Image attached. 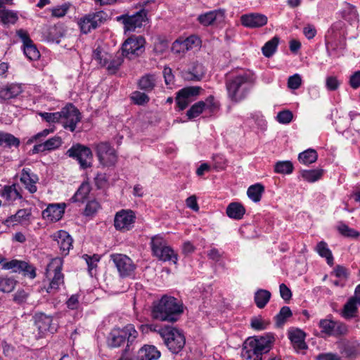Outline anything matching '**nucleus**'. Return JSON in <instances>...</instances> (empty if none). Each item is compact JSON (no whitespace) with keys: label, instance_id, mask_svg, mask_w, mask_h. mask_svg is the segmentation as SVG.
I'll use <instances>...</instances> for the list:
<instances>
[{"label":"nucleus","instance_id":"nucleus-22","mask_svg":"<svg viewBox=\"0 0 360 360\" xmlns=\"http://www.w3.org/2000/svg\"><path fill=\"white\" fill-rule=\"evenodd\" d=\"M241 24L248 28H258L267 23V17L261 13H252L243 15L240 18Z\"/></svg>","mask_w":360,"mask_h":360},{"label":"nucleus","instance_id":"nucleus-30","mask_svg":"<svg viewBox=\"0 0 360 360\" xmlns=\"http://www.w3.org/2000/svg\"><path fill=\"white\" fill-rule=\"evenodd\" d=\"M213 100L214 98L212 96H210L206 100V102L201 101L193 104L186 112L188 118L189 120H192L199 116L206 108L210 107V105L212 104Z\"/></svg>","mask_w":360,"mask_h":360},{"label":"nucleus","instance_id":"nucleus-46","mask_svg":"<svg viewBox=\"0 0 360 360\" xmlns=\"http://www.w3.org/2000/svg\"><path fill=\"white\" fill-rule=\"evenodd\" d=\"M264 191V186L260 184H256L250 186L247 191L248 196L254 202H259L262 194Z\"/></svg>","mask_w":360,"mask_h":360},{"label":"nucleus","instance_id":"nucleus-23","mask_svg":"<svg viewBox=\"0 0 360 360\" xmlns=\"http://www.w3.org/2000/svg\"><path fill=\"white\" fill-rule=\"evenodd\" d=\"M225 18L222 10H214L198 15V21L203 26L214 25L221 23Z\"/></svg>","mask_w":360,"mask_h":360},{"label":"nucleus","instance_id":"nucleus-5","mask_svg":"<svg viewBox=\"0 0 360 360\" xmlns=\"http://www.w3.org/2000/svg\"><path fill=\"white\" fill-rule=\"evenodd\" d=\"M150 247L153 255L162 262H172L176 264L178 255L174 250L167 245V241L160 235L151 238Z\"/></svg>","mask_w":360,"mask_h":360},{"label":"nucleus","instance_id":"nucleus-60","mask_svg":"<svg viewBox=\"0 0 360 360\" xmlns=\"http://www.w3.org/2000/svg\"><path fill=\"white\" fill-rule=\"evenodd\" d=\"M69 8L70 5L68 4H64L61 6L53 8L51 10L52 15L57 18L63 17L67 13Z\"/></svg>","mask_w":360,"mask_h":360},{"label":"nucleus","instance_id":"nucleus-7","mask_svg":"<svg viewBox=\"0 0 360 360\" xmlns=\"http://www.w3.org/2000/svg\"><path fill=\"white\" fill-rule=\"evenodd\" d=\"M138 332L134 326L129 324L122 329H114L110 333L108 338V345L111 347H118L127 340V347L136 340Z\"/></svg>","mask_w":360,"mask_h":360},{"label":"nucleus","instance_id":"nucleus-59","mask_svg":"<svg viewBox=\"0 0 360 360\" xmlns=\"http://www.w3.org/2000/svg\"><path fill=\"white\" fill-rule=\"evenodd\" d=\"M100 208V205L96 200L89 201L84 210V214L90 216L94 214Z\"/></svg>","mask_w":360,"mask_h":360},{"label":"nucleus","instance_id":"nucleus-45","mask_svg":"<svg viewBox=\"0 0 360 360\" xmlns=\"http://www.w3.org/2000/svg\"><path fill=\"white\" fill-rule=\"evenodd\" d=\"M155 85V75L147 74L143 76L139 82V86L141 89L145 91H151Z\"/></svg>","mask_w":360,"mask_h":360},{"label":"nucleus","instance_id":"nucleus-57","mask_svg":"<svg viewBox=\"0 0 360 360\" xmlns=\"http://www.w3.org/2000/svg\"><path fill=\"white\" fill-rule=\"evenodd\" d=\"M302 84L301 76L296 73L292 76H290L288 79V86L290 89H297Z\"/></svg>","mask_w":360,"mask_h":360},{"label":"nucleus","instance_id":"nucleus-19","mask_svg":"<svg viewBox=\"0 0 360 360\" xmlns=\"http://www.w3.org/2000/svg\"><path fill=\"white\" fill-rule=\"evenodd\" d=\"M321 332L328 335L338 336L346 334L347 327L341 322H336L328 319H322L319 321Z\"/></svg>","mask_w":360,"mask_h":360},{"label":"nucleus","instance_id":"nucleus-1","mask_svg":"<svg viewBox=\"0 0 360 360\" xmlns=\"http://www.w3.org/2000/svg\"><path fill=\"white\" fill-rule=\"evenodd\" d=\"M182 313V303L174 297L164 295L153 303L151 316L154 319L173 323Z\"/></svg>","mask_w":360,"mask_h":360},{"label":"nucleus","instance_id":"nucleus-48","mask_svg":"<svg viewBox=\"0 0 360 360\" xmlns=\"http://www.w3.org/2000/svg\"><path fill=\"white\" fill-rule=\"evenodd\" d=\"M293 165L289 160L278 161L274 165V172L281 174H290L293 172Z\"/></svg>","mask_w":360,"mask_h":360},{"label":"nucleus","instance_id":"nucleus-42","mask_svg":"<svg viewBox=\"0 0 360 360\" xmlns=\"http://www.w3.org/2000/svg\"><path fill=\"white\" fill-rule=\"evenodd\" d=\"M318 158V154L314 149H307L304 152H302L298 155L299 161L304 165H310L316 161Z\"/></svg>","mask_w":360,"mask_h":360},{"label":"nucleus","instance_id":"nucleus-17","mask_svg":"<svg viewBox=\"0 0 360 360\" xmlns=\"http://www.w3.org/2000/svg\"><path fill=\"white\" fill-rule=\"evenodd\" d=\"M96 153L100 162L104 166L115 164L117 155L115 150L108 143H100L96 146Z\"/></svg>","mask_w":360,"mask_h":360},{"label":"nucleus","instance_id":"nucleus-2","mask_svg":"<svg viewBox=\"0 0 360 360\" xmlns=\"http://www.w3.org/2000/svg\"><path fill=\"white\" fill-rule=\"evenodd\" d=\"M254 83L255 79L248 73L227 77L225 84L229 98L234 103L242 101L249 94Z\"/></svg>","mask_w":360,"mask_h":360},{"label":"nucleus","instance_id":"nucleus-61","mask_svg":"<svg viewBox=\"0 0 360 360\" xmlns=\"http://www.w3.org/2000/svg\"><path fill=\"white\" fill-rule=\"evenodd\" d=\"M292 113L290 110H283L278 113L277 120L282 124H288L292 119Z\"/></svg>","mask_w":360,"mask_h":360},{"label":"nucleus","instance_id":"nucleus-14","mask_svg":"<svg viewBox=\"0 0 360 360\" xmlns=\"http://www.w3.org/2000/svg\"><path fill=\"white\" fill-rule=\"evenodd\" d=\"M33 319L40 338L44 337L47 333H54L57 331L58 323L54 322L51 316L43 312H37Z\"/></svg>","mask_w":360,"mask_h":360},{"label":"nucleus","instance_id":"nucleus-33","mask_svg":"<svg viewBox=\"0 0 360 360\" xmlns=\"http://www.w3.org/2000/svg\"><path fill=\"white\" fill-rule=\"evenodd\" d=\"M31 216V212L27 209H20L17 211V212L8 217L4 224L9 226H13L17 223H22L23 221H27Z\"/></svg>","mask_w":360,"mask_h":360},{"label":"nucleus","instance_id":"nucleus-53","mask_svg":"<svg viewBox=\"0 0 360 360\" xmlns=\"http://www.w3.org/2000/svg\"><path fill=\"white\" fill-rule=\"evenodd\" d=\"M292 316V311L288 307H283L279 313L276 316V323L278 326H282L286 319Z\"/></svg>","mask_w":360,"mask_h":360},{"label":"nucleus","instance_id":"nucleus-29","mask_svg":"<svg viewBox=\"0 0 360 360\" xmlns=\"http://www.w3.org/2000/svg\"><path fill=\"white\" fill-rule=\"evenodd\" d=\"M22 92V86L18 84H8L0 89V99L6 101L14 98Z\"/></svg>","mask_w":360,"mask_h":360},{"label":"nucleus","instance_id":"nucleus-9","mask_svg":"<svg viewBox=\"0 0 360 360\" xmlns=\"http://www.w3.org/2000/svg\"><path fill=\"white\" fill-rule=\"evenodd\" d=\"M107 13L103 11L89 13L77 20V25L82 34H86L99 27L106 20Z\"/></svg>","mask_w":360,"mask_h":360},{"label":"nucleus","instance_id":"nucleus-18","mask_svg":"<svg viewBox=\"0 0 360 360\" xmlns=\"http://www.w3.org/2000/svg\"><path fill=\"white\" fill-rule=\"evenodd\" d=\"M4 269H12L14 272L23 273L24 276H28L30 278L36 277L35 269L24 261L13 259L10 262H5L2 264Z\"/></svg>","mask_w":360,"mask_h":360},{"label":"nucleus","instance_id":"nucleus-35","mask_svg":"<svg viewBox=\"0 0 360 360\" xmlns=\"http://www.w3.org/2000/svg\"><path fill=\"white\" fill-rule=\"evenodd\" d=\"M357 304L354 298L350 297L345 304L341 311V316L346 319L355 317L358 310Z\"/></svg>","mask_w":360,"mask_h":360},{"label":"nucleus","instance_id":"nucleus-27","mask_svg":"<svg viewBox=\"0 0 360 360\" xmlns=\"http://www.w3.org/2000/svg\"><path fill=\"white\" fill-rule=\"evenodd\" d=\"M39 178L37 175L31 172L30 168H24L22 170L20 176V181L25 185L31 193L37 191L36 183L38 181Z\"/></svg>","mask_w":360,"mask_h":360},{"label":"nucleus","instance_id":"nucleus-41","mask_svg":"<svg viewBox=\"0 0 360 360\" xmlns=\"http://www.w3.org/2000/svg\"><path fill=\"white\" fill-rule=\"evenodd\" d=\"M18 20V13L6 8L0 9V21L4 25H13Z\"/></svg>","mask_w":360,"mask_h":360},{"label":"nucleus","instance_id":"nucleus-15","mask_svg":"<svg viewBox=\"0 0 360 360\" xmlns=\"http://www.w3.org/2000/svg\"><path fill=\"white\" fill-rule=\"evenodd\" d=\"M110 259L116 266L121 277H129L133 275L136 265L130 257L123 254H112Z\"/></svg>","mask_w":360,"mask_h":360},{"label":"nucleus","instance_id":"nucleus-49","mask_svg":"<svg viewBox=\"0 0 360 360\" xmlns=\"http://www.w3.org/2000/svg\"><path fill=\"white\" fill-rule=\"evenodd\" d=\"M15 284L16 281L13 278L0 276V291L11 292L14 290Z\"/></svg>","mask_w":360,"mask_h":360},{"label":"nucleus","instance_id":"nucleus-39","mask_svg":"<svg viewBox=\"0 0 360 360\" xmlns=\"http://www.w3.org/2000/svg\"><path fill=\"white\" fill-rule=\"evenodd\" d=\"M300 174L302 178L306 181L314 183L322 177L323 174V170L321 169H302L300 171Z\"/></svg>","mask_w":360,"mask_h":360},{"label":"nucleus","instance_id":"nucleus-36","mask_svg":"<svg viewBox=\"0 0 360 360\" xmlns=\"http://www.w3.org/2000/svg\"><path fill=\"white\" fill-rule=\"evenodd\" d=\"M20 140L18 138L14 136L13 134L0 131V146L3 148H11L12 147L18 148L20 145Z\"/></svg>","mask_w":360,"mask_h":360},{"label":"nucleus","instance_id":"nucleus-56","mask_svg":"<svg viewBox=\"0 0 360 360\" xmlns=\"http://www.w3.org/2000/svg\"><path fill=\"white\" fill-rule=\"evenodd\" d=\"M93 58L102 66L108 65V55L105 52H102L99 49L94 51Z\"/></svg>","mask_w":360,"mask_h":360},{"label":"nucleus","instance_id":"nucleus-51","mask_svg":"<svg viewBox=\"0 0 360 360\" xmlns=\"http://www.w3.org/2000/svg\"><path fill=\"white\" fill-rule=\"evenodd\" d=\"M23 52L25 56L30 60H36L40 56L39 51L33 41L23 46Z\"/></svg>","mask_w":360,"mask_h":360},{"label":"nucleus","instance_id":"nucleus-58","mask_svg":"<svg viewBox=\"0 0 360 360\" xmlns=\"http://www.w3.org/2000/svg\"><path fill=\"white\" fill-rule=\"evenodd\" d=\"M214 162V167L217 170L224 169L226 166V160L223 155H214L212 157Z\"/></svg>","mask_w":360,"mask_h":360},{"label":"nucleus","instance_id":"nucleus-64","mask_svg":"<svg viewBox=\"0 0 360 360\" xmlns=\"http://www.w3.org/2000/svg\"><path fill=\"white\" fill-rule=\"evenodd\" d=\"M349 116L352 121V127L357 131L360 132V113L350 112Z\"/></svg>","mask_w":360,"mask_h":360},{"label":"nucleus","instance_id":"nucleus-26","mask_svg":"<svg viewBox=\"0 0 360 360\" xmlns=\"http://www.w3.org/2000/svg\"><path fill=\"white\" fill-rule=\"evenodd\" d=\"M205 74L204 66L198 62L193 63L188 70L182 72V77L187 80L200 81Z\"/></svg>","mask_w":360,"mask_h":360},{"label":"nucleus","instance_id":"nucleus-11","mask_svg":"<svg viewBox=\"0 0 360 360\" xmlns=\"http://www.w3.org/2000/svg\"><path fill=\"white\" fill-rule=\"evenodd\" d=\"M146 20V12L144 10L137 11L134 14H124L116 17V20L124 25V33L134 32L136 28L142 27Z\"/></svg>","mask_w":360,"mask_h":360},{"label":"nucleus","instance_id":"nucleus-54","mask_svg":"<svg viewBox=\"0 0 360 360\" xmlns=\"http://www.w3.org/2000/svg\"><path fill=\"white\" fill-rule=\"evenodd\" d=\"M82 258L85 260L87 266L88 271L89 274L93 275V270L97 266V263L100 260V257L97 255H94L93 256H89L88 255H84Z\"/></svg>","mask_w":360,"mask_h":360},{"label":"nucleus","instance_id":"nucleus-43","mask_svg":"<svg viewBox=\"0 0 360 360\" xmlns=\"http://www.w3.org/2000/svg\"><path fill=\"white\" fill-rule=\"evenodd\" d=\"M91 191V188L89 184L83 183L77 189L75 194L72 197L71 200L72 202H82L86 199Z\"/></svg>","mask_w":360,"mask_h":360},{"label":"nucleus","instance_id":"nucleus-24","mask_svg":"<svg viewBox=\"0 0 360 360\" xmlns=\"http://www.w3.org/2000/svg\"><path fill=\"white\" fill-rule=\"evenodd\" d=\"M288 335L296 352L304 354V351L308 348L304 341L305 333L300 329H295L289 331Z\"/></svg>","mask_w":360,"mask_h":360},{"label":"nucleus","instance_id":"nucleus-38","mask_svg":"<svg viewBox=\"0 0 360 360\" xmlns=\"http://www.w3.org/2000/svg\"><path fill=\"white\" fill-rule=\"evenodd\" d=\"M49 41L59 43L60 39L63 36L62 27L60 26H51L46 28L44 32Z\"/></svg>","mask_w":360,"mask_h":360},{"label":"nucleus","instance_id":"nucleus-34","mask_svg":"<svg viewBox=\"0 0 360 360\" xmlns=\"http://www.w3.org/2000/svg\"><path fill=\"white\" fill-rule=\"evenodd\" d=\"M226 213L229 218L240 220L243 217L245 213V209L243 205L239 202H231L226 207Z\"/></svg>","mask_w":360,"mask_h":360},{"label":"nucleus","instance_id":"nucleus-37","mask_svg":"<svg viewBox=\"0 0 360 360\" xmlns=\"http://www.w3.org/2000/svg\"><path fill=\"white\" fill-rule=\"evenodd\" d=\"M124 56L122 55V53L117 52L116 55L113 57H110L108 56V63L107 65H103V67H106L108 72L110 74H115L124 61Z\"/></svg>","mask_w":360,"mask_h":360},{"label":"nucleus","instance_id":"nucleus-63","mask_svg":"<svg viewBox=\"0 0 360 360\" xmlns=\"http://www.w3.org/2000/svg\"><path fill=\"white\" fill-rule=\"evenodd\" d=\"M340 86V82L336 77L329 76L326 79V86L329 91H335Z\"/></svg>","mask_w":360,"mask_h":360},{"label":"nucleus","instance_id":"nucleus-31","mask_svg":"<svg viewBox=\"0 0 360 360\" xmlns=\"http://www.w3.org/2000/svg\"><path fill=\"white\" fill-rule=\"evenodd\" d=\"M160 356V352L153 345L141 347L137 355V360H156Z\"/></svg>","mask_w":360,"mask_h":360},{"label":"nucleus","instance_id":"nucleus-55","mask_svg":"<svg viewBox=\"0 0 360 360\" xmlns=\"http://www.w3.org/2000/svg\"><path fill=\"white\" fill-rule=\"evenodd\" d=\"M62 139L60 136H53L44 142L46 150H52L58 148L62 145Z\"/></svg>","mask_w":360,"mask_h":360},{"label":"nucleus","instance_id":"nucleus-25","mask_svg":"<svg viewBox=\"0 0 360 360\" xmlns=\"http://www.w3.org/2000/svg\"><path fill=\"white\" fill-rule=\"evenodd\" d=\"M54 238L60 247L61 254L68 255L70 250L72 248V238L65 231L60 230L55 233Z\"/></svg>","mask_w":360,"mask_h":360},{"label":"nucleus","instance_id":"nucleus-20","mask_svg":"<svg viewBox=\"0 0 360 360\" xmlns=\"http://www.w3.org/2000/svg\"><path fill=\"white\" fill-rule=\"evenodd\" d=\"M201 41L195 35H191L185 39H177L173 44L172 50L175 53H184L185 52L200 46Z\"/></svg>","mask_w":360,"mask_h":360},{"label":"nucleus","instance_id":"nucleus-52","mask_svg":"<svg viewBox=\"0 0 360 360\" xmlns=\"http://www.w3.org/2000/svg\"><path fill=\"white\" fill-rule=\"evenodd\" d=\"M38 115L44 121L50 124L60 123L61 115L60 114V111L56 112H39Z\"/></svg>","mask_w":360,"mask_h":360},{"label":"nucleus","instance_id":"nucleus-13","mask_svg":"<svg viewBox=\"0 0 360 360\" xmlns=\"http://www.w3.org/2000/svg\"><path fill=\"white\" fill-rule=\"evenodd\" d=\"M136 218V214L133 210L122 209L115 215L114 226L119 231L127 232L134 227Z\"/></svg>","mask_w":360,"mask_h":360},{"label":"nucleus","instance_id":"nucleus-3","mask_svg":"<svg viewBox=\"0 0 360 360\" xmlns=\"http://www.w3.org/2000/svg\"><path fill=\"white\" fill-rule=\"evenodd\" d=\"M274 337L271 333L249 338L241 352L243 360H262V355L270 351Z\"/></svg>","mask_w":360,"mask_h":360},{"label":"nucleus","instance_id":"nucleus-8","mask_svg":"<svg viewBox=\"0 0 360 360\" xmlns=\"http://www.w3.org/2000/svg\"><path fill=\"white\" fill-rule=\"evenodd\" d=\"M68 157L75 160L82 169L91 167L93 162V154L91 149L82 144H73L65 153Z\"/></svg>","mask_w":360,"mask_h":360},{"label":"nucleus","instance_id":"nucleus-62","mask_svg":"<svg viewBox=\"0 0 360 360\" xmlns=\"http://www.w3.org/2000/svg\"><path fill=\"white\" fill-rule=\"evenodd\" d=\"M131 99L135 103L138 105H143L148 101L149 98L144 93L136 91L131 96Z\"/></svg>","mask_w":360,"mask_h":360},{"label":"nucleus","instance_id":"nucleus-4","mask_svg":"<svg viewBox=\"0 0 360 360\" xmlns=\"http://www.w3.org/2000/svg\"><path fill=\"white\" fill-rule=\"evenodd\" d=\"M63 259L59 257L53 259L46 268V276L49 279V284L46 292L49 294H56L60 287L64 285V275L61 272Z\"/></svg>","mask_w":360,"mask_h":360},{"label":"nucleus","instance_id":"nucleus-28","mask_svg":"<svg viewBox=\"0 0 360 360\" xmlns=\"http://www.w3.org/2000/svg\"><path fill=\"white\" fill-rule=\"evenodd\" d=\"M21 188L18 184H13L10 186H4L0 190V196L8 202H13L22 198Z\"/></svg>","mask_w":360,"mask_h":360},{"label":"nucleus","instance_id":"nucleus-10","mask_svg":"<svg viewBox=\"0 0 360 360\" xmlns=\"http://www.w3.org/2000/svg\"><path fill=\"white\" fill-rule=\"evenodd\" d=\"M145 44L146 40L143 37L132 35L122 44V55L130 60L134 59L145 51Z\"/></svg>","mask_w":360,"mask_h":360},{"label":"nucleus","instance_id":"nucleus-40","mask_svg":"<svg viewBox=\"0 0 360 360\" xmlns=\"http://www.w3.org/2000/svg\"><path fill=\"white\" fill-rule=\"evenodd\" d=\"M271 292L269 290L259 289L255 293V302L259 309H263L269 302L271 298Z\"/></svg>","mask_w":360,"mask_h":360},{"label":"nucleus","instance_id":"nucleus-6","mask_svg":"<svg viewBox=\"0 0 360 360\" xmlns=\"http://www.w3.org/2000/svg\"><path fill=\"white\" fill-rule=\"evenodd\" d=\"M159 333L167 347L174 354H178L184 348L186 339L177 329L173 328H160Z\"/></svg>","mask_w":360,"mask_h":360},{"label":"nucleus","instance_id":"nucleus-32","mask_svg":"<svg viewBox=\"0 0 360 360\" xmlns=\"http://www.w3.org/2000/svg\"><path fill=\"white\" fill-rule=\"evenodd\" d=\"M340 352L346 357L354 356L358 352V345L356 342L342 340L338 342Z\"/></svg>","mask_w":360,"mask_h":360},{"label":"nucleus","instance_id":"nucleus-21","mask_svg":"<svg viewBox=\"0 0 360 360\" xmlns=\"http://www.w3.org/2000/svg\"><path fill=\"white\" fill-rule=\"evenodd\" d=\"M65 203H51L42 212L44 219L53 222L59 221L65 212Z\"/></svg>","mask_w":360,"mask_h":360},{"label":"nucleus","instance_id":"nucleus-47","mask_svg":"<svg viewBox=\"0 0 360 360\" xmlns=\"http://www.w3.org/2000/svg\"><path fill=\"white\" fill-rule=\"evenodd\" d=\"M326 47L328 56H336L338 49H344L345 48V41L344 39H340L339 41H326Z\"/></svg>","mask_w":360,"mask_h":360},{"label":"nucleus","instance_id":"nucleus-16","mask_svg":"<svg viewBox=\"0 0 360 360\" xmlns=\"http://www.w3.org/2000/svg\"><path fill=\"white\" fill-rule=\"evenodd\" d=\"M201 88L190 86L181 89L176 95V103L179 110H183L193 101V98L200 94Z\"/></svg>","mask_w":360,"mask_h":360},{"label":"nucleus","instance_id":"nucleus-50","mask_svg":"<svg viewBox=\"0 0 360 360\" xmlns=\"http://www.w3.org/2000/svg\"><path fill=\"white\" fill-rule=\"evenodd\" d=\"M278 44V38L276 37L268 41L262 47V51L264 56L269 58L276 51Z\"/></svg>","mask_w":360,"mask_h":360},{"label":"nucleus","instance_id":"nucleus-44","mask_svg":"<svg viewBox=\"0 0 360 360\" xmlns=\"http://www.w3.org/2000/svg\"><path fill=\"white\" fill-rule=\"evenodd\" d=\"M316 250L319 255L326 259L327 263L329 265H333V257L331 251L328 249V245L324 241L319 242L316 248Z\"/></svg>","mask_w":360,"mask_h":360},{"label":"nucleus","instance_id":"nucleus-12","mask_svg":"<svg viewBox=\"0 0 360 360\" xmlns=\"http://www.w3.org/2000/svg\"><path fill=\"white\" fill-rule=\"evenodd\" d=\"M61 115L60 123L66 129L74 131L77 124L81 120L79 111L71 103L66 105L60 111Z\"/></svg>","mask_w":360,"mask_h":360}]
</instances>
